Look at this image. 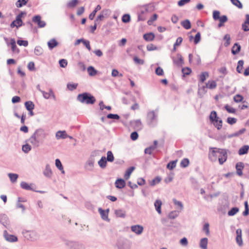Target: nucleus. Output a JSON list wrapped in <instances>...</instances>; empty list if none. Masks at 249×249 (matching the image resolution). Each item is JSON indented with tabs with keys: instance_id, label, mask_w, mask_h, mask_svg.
Masks as SVG:
<instances>
[{
	"instance_id": "5701e85b",
	"label": "nucleus",
	"mask_w": 249,
	"mask_h": 249,
	"mask_svg": "<svg viewBox=\"0 0 249 249\" xmlns=\"http://www.w3.org/2000/svg\"><path fill=\"white\" fill-rule=\"evenodd\" d=\"M240 45L238 43H236L232 47L231 53L233 54H236L240 51Z\"/></svg>"
},
{
	"instance_id": "4468645a",
	"label": "nucleus",
	"mask_w": 249,
	"mask_h": 249,
	"mask_svg": "<svg viewBox=\"0 0 249 249\" xmlns=\"http://www.w3.org/2000/svg\"><path fill=\"white\" fill-rule=\"evenodd\" d=\"M68 137L65 131H58L55 134V137L57 140L60 139H66Z\"/></svg>"
},
{
	"instance_id": "7ed1b4c3",
	"label": "nucleus",
	"mask_w": 249,
	"mask_h": 249,
	"mask_svg": "<svg viewBox=\"0 0 249 249\" xmlns=\"http://www.w3.org/2000/svg\"><path fill=\"white\" fill-rule=\"evenodd\" d=\"M158 113L154 110H150L147 112L146 122L148 125L151 127L155 126L158 123Z\"/></svg>"
},
{
	"instance_id": "9d476101",
	"label": "nucleus",
	"mask_w": 249,
	"mask_h": 249,
	"mask_svg": "<svg viewBox=\"0 0 249 249\" xmlns=\"http://www.w3.org/2000/svg\"><path fill=\"white\" fill-rule=\"evenodd\" d=\"M20 187L24 190L28 191H33V187L35 186L34 184H29L25 181H22L20 184Z\"/></svg>"
},
{
	"instance_id": "de8ad7c7",
	"label": "nucleus",
	"mask_w": 249,
	"mask_h": 249,
	"mask_svg": "<svg viewBox=\"0 0 249 249\" xmlns=\"http://www.w3.org/2000/svg\"><path fill=\"white\" fill-rule=\"evenodd\" d=\"M115 213L118 217H124L125 215V212L121 210H116Z\"/></svg>"
},
{
	"instance_id": "1a4fd4ad",
	"label": "nucleus",
	"mask_w": 249,
	"mask_h": 249,
	"mask_svg": "<svg viewBox=\"0 0 249 249\" xmlns=\"http://www.w3.org/2000/svg\"><path fill=\"white\" fill-rule=\"evenodd\" d=\"M43 174L46 178H52L53 172L49 164H47L46 165L45 169L43 172Z\"/></svg>"
},
{
	"instance_id": "e2e57ef3",
	"label": "nucleus",
	"mask_w": 249,
	"mask_h": 249,
	"mask_svg": "<svg viewBox=\"0 0 249 249\" xmlns=\"http://www.w3.org/2000/svg\"><path fill=\"white\" fill-rule=\"evenodd\" d=\"M242 29L245 31L247 32L249 31V23H247L246 21H244V23H243L242 25Z\"/></svg>"
},
{
	"instance_id": "dca6fc26",
	"label": "nucleus",
	"mask_w": 249,
	"mask_h": 249,
	"mask_svg": "<svg viewBox=\"0 0 249 249\" xmlns=\"http://www.w3.org/2000/svg\"><path fill=\"white\" fill-rule=\"evenodd\" d=\"M99 212L102 217V218L104 220H108V211L109 210L107 209V210L105 211L102 210L101 208H99L98 209Z\"/></svg>"
},
{
	"instance_id": "a211bd4d",
	"label": "nucleus",
	"mask_w": 249,
	"mask_h": 249,
	"mask_svg": "<svg viewBox=\"0 0 249 249\" xmlns=\"http://www.w3.org/2000/svg\"><path fill=\"white\" fill-rule=\"evenodd\" d=\"M116 187L122 189L124 188L125 185V182L124 180L123 179H118L116 180L115 182Z\"/></svg>"
},
{
	"instance_id": "cd10ccee",
	"label": "nucleus",
	"mask_w": 249,
	"mask_h": 249,
	"mask_svg": "<svg viewBox=\"0 0 249 249\" xmlns=\"http://www.w3.org/2000/svg\"><path fill=\"white\" fill-rule=\"evenodd\" d=\"M58 42L54 38L51 39L50 41L48 42V45L50 50H52L55 47H56L58 45Z\"/></svg>"
},
{
	"instance_id": "ea45409f",
	"label": "nucleus",
	"mask_w": 249,
	"mask_h": 249,
	"mask_svg": "<svg viewBox=\"0 0 249 249\" xmlns=\"http://www.w3.org/2000/svg\"><path fill=\"white\" fill-rule=\"evenodd\" d=\"M78 0H71L67 3V6L70 8H73L78 4Z\"/></svg>"
},
{
	"instance_id": "7c9ffc66",
	"label": "nucleus",
	"mask_w": 249,
	"mask_h": 249,
	"mask_svg": "<svg viewBox=\"0 0 249 249\" xmlns=\"http://www.w3.org/2000/svg\"><path fill=\"white\" fill-rule=\"evenodd\" d=\"M8 176L9 177L10 181L14 183L17 182L18 175L15 173H8Z\"/></svg>"
},
{
	"instance_id": "f704fd0d",
	"label": "nucleus",
	"mask_w": 249,
	"mask_h": 249,
	"mask_svg": "<svg viewBox=\"0 0 249 249\" xmlns=\"http://www.w3.org/2000/svg\"><path fill=\"white\" fill-rule=\"evenodd\" d=\"M101 9V6L100 5H98L95 9L92 11L91 13L89 15V18L90 20H92L95 17L96 13L97 11H99Z\"/></svg>"
},
{
	"instance_id": "c9c22d12",
	"label": "nucleus",
	"mask_w": 249,
	"mask_h": 249,
	"mask_svg": "<svg viewBox=\"0 0 249 249\" xmlns=\"http://www.w3.org/2000/svg\"><path fill=\"white\" fill-rule=\"evenodd\" d=\"M181 25L185 29H189L191 27V25L190 21L188 19H185L181 22Z\"/></svg>"
},
{
	"instance_id": "37998d69",
	"label": "nucleus",
	"mask_w": 249,
	"mask_h": 249,
	"mask_svg": "<svg viewBox=\"0 0 249 249\" xmlns=\"http://www.w3.org/2000/svg\"><path fill=\"white\" fill-rule=\"evenodd\" d=\"M28 1V0H18L16 3V5L18 8L21 7L26 5Z\"/></svg>"
},
{
	"instance_id": "052dcab7",
	"label": "nucleus",
	"mask_w": 249,
	"mask_h": 249,
	"mask_svg": "<svg viewBox=\"0 0 249 249\" xmlns=\"http://www.w3.org/2000/svg\"><path fill=\"white\" fill-rule=\"evenodd\" d=\"M236 121L237 119L236 118L232 117H228L227 120V123L230 124H234Z\"/></svg>"
},
{
	"instance_id": "58836bf2",
	"label": "nucleus",
	"mask_w": 249,
	"mask_h": 249,
	"mask_svg": "<svg viewBox=\"0 0 249 249\" xmlns=\"http://www.w3.org/2000/svg\"><path fill=\"white\" fill-rule=\"evenodd\" d=\"M107 158L106 160L107 161L109 162H113L114 160V157L113 155V153L111 151H108L107 153Z\"/></svg>"
},
{
	"instance_id": "ddd939ff",
	"label": "nucleus",
	"mask_w": 249,
	"mask_h": 249,
	"mask_svg": "<svg viewBox=\"0 0 249 249\" xmlns=\"http://www.w3.org/2000/svg\"><path fill=\"white\" fill-rule=\"evenodd\" d=\"M236 233L237 234L236 241L237 243L239 246H242L243 244L242 239V231L241 229H237L236 231Z\"/></svg>"
},
{
	"instance_id": "f8f14e48",
	"label": "nucleus",
	"mask_w": 249,
	"mask_h": 249,
	"mask_svg": "<svg viewBox=\"0 0 249 249\" xmlns=\"http://www.w3.org/2000/svg\"><path fill=\"white\" fill-rule=\"evenodd\" d=\"M131 229L133 232L137 234H141L143 230V227L139 225L132 226H131Z\"/></svg>"
},
{
	"instance_id": "423d86ee",
	"label": "nucleus",
	"mask_w": 249,
	"mask_h": 249,
	"mask_svg": "<svg viewBox=\"0 0 249 249\" xmlns=\"http://www.w3.org/2000/svg\"><path fill=\"white\" fill-rule=\"evenodd\" d=\"M23 14H25V13L21 12L16 17V19L11 23L10 25L11 27L13 28L14 27H17L18 28L22 25L23 22L21 20V18Z\"/></svg>"
},
{
	"instance_id": "09e8293b",
	"label": "nucleus",
	"mask_w": 249,
	"mask_h": 249,
	"mask_svg": "<svg viewBox=\"0 0 249 249\" xmlns=\"http://www.w3.org/2000/svg\"><path fill=\"white\" fill-rule=\"evenodd\" d=\"M22 149L24 153H28L31 150V146L29 144H26L22 146Z\"/></svg>"
},
{
	"instance_id": "4c0bfd02",
	"label": "nucleus",
	"mask_w": 249,
	"mask_h": 249,
	"mask_svg": "<svg viewBox=\"0 0 249 249\" xmlns=\"http://www.w3.org/2000/svg\"><path fill=\"white\" fill-rule=\"evenodd\" d=\"M244 65V61L240 60L238 62L237 67L236 68V71L238 73H242V69Z\"/></svg>"
},
{
	"instance_id": "f3484780",
	"label": "nucleus",
	"mask_w": 249,
	"mask_h": 249,
	"mask_svg": "<svg viewBox=\"0 0 249 249\" xmlns=\"http://www.w3.org/2000/svg\"><path fill=\"white\" fill-rule=\"evenodd\" d=\"M131 124L135 129L139 130L142 128V123L140 119L132 121Z\"/></svg>"
},
{
	"instance_id": "a878e982",
	"label": "nucleus",
	"mask_w": 249,
	"mask_h": 249,
	"mask_svg": "<svg viewBox=\"0 0 249 249\" xmlns=\"http://www.w3.org/2000/svg\"><path fill=\"white\" fill-rule=\"evenodd\" d=\"M155 35L153 33H149L143 35V38L147 41H151L154 39Z\"/></svg>"
},
{
	"instance_id": "603ef678",
	"label": "nucleus",
	"mask_w": 249,
	"mask_h": 249,
	"mask_svg": "<svg viewBox=\"0 0 249 249\" xmlns=\"http://www.w3.org/2000/svg\"><path fill=\"white\" fill-rule=\"evenodd\" d=\"M224 39L226 40V42L225 43L224 45L226 47L229 46L230 44V36L229 34H226L224 37Z\"/></svg>"
},
{
	"instance_id": "6e6d98bb",
	"label": "nucleus",
	"mask_w": 249,
	"mask_h": 249,
	"mask_svg": "<svg viewBox=\"0 0 249 249\" xmlns=\"http://www.w3.org/2000/svg\"><path fill=\"white\" fill-rule=\"evenodd\" d=\"M238 212V209L237 208H233L228 212V215L230 216H232L236 213Z\"/></svg>"
},
{
	"instance_id": "8fccbe9b",
	"label": "nucleus",
	"mask_w": 249,
	"mask_h": 249,
	"mask_svg": "<svg viewBox=\"0 0 249 249\" xmlns=\"http://www.w3.org/2000/svg\"><path fill=\"white\" fill-rule=\"evenodd\" d=\"M225 108L226 110L229 112L231 113H235V109L233 108L232 107H231L228 105H226L225 106Z\"/></svg>"
},
{
	"instance_id": "5fc2aeb1",
	"label": "nucleus",
	"mask_w": 249,
	"mask_h": 249,
	"mask_svg": "<svg viewBox=\"0 0 249 249\" xmlns=\"http://www.w3.org/2000/svg\"><path fill=\"white\" fill-rule=\"evenodd\" d=\"M130 16L128 14L124 15L122 18V21L124 23L128 22L130 21Z\"/></svg>"
},
{
	"instance_id": "39448f33",
	"label": "nucleus",
	"mask_w": 249,
	"mask_h": 249,
	"mask_svg": "<svg viewBox=\"0 0 249 249\" xmlns=\"http://www.w3.org/2000/svg\"><path fill=\"white\" fill-rule=\"evenodd\" d=\"M96 152H94L92 153V155L90 157V158L88 159L85 165V169L88 171H92L94 168V164L95 162V159L93 157L94 154H95Z\"/></svg>"
},
{
	"instance_id": "4be33fe9",
	"label": "nucleus",
	"mask_w": 249,
	"mask_h": 249,
	"mask_svg": "<svg viewBox=\"0 0 249 249\" xmlns=\"http://www.w3.org/2000/svg\"><path fill=\"white\" fill-rule=\"evenodd\" d=\"M209 76V73L207 71L202 72L198 77L199 82L203 83Z\"/></svg>"
},
{
	"instance_id": "412c9836",
	"label": "nucleus",
	"mask_w": 249,
	"mask_h": 249,
	"mask_svg": "<svg viewBox=\"0 0 249 249\" xmlns=\"http://www.w3.org/2000/svg\"><path fill=\"white\" fill-rule=\"evenodd\" d=\"M107 163V160H106V158L104 156L102 157L98 162L99 166L102 169H104L106 167Z\"/></svg>"
},
{
	"instance_id": "0eeeda50",
	"label": "nucleus",
	"mask_w": 249,
	"mask_h": 249,
	"mask_svg": "<svg viewBox=\"0 0 249 249\" xmlns=\"http://www.w3.org/2000/svg\"><path fill=\"white\" fill-rule=\"evenodd\" d=\"M41 19V17L40 15H36L33 18L32 21L34 23H37L38 27L43 28L46 26V23L44 21H42Z\"/></svg>"
},
{
	"instance_id": "13d9d810",
	"label": "nucleus",
	"mask_w": 249,
	"mask_h": 249,
	"mask_svg": "<svg viewBox=\"0 0 249 249\" xmlns=\"http://www.w3.org/2000/svg\"><path fill=\"white\" fill-rule=\"evenodd\" d=\"M60 66L62 68H65L68 64L67 61L66 59H62L59 61Z\"/></svg>"
},
{
	"instance_id": "f257e3e1",
	"label": "nucleus",
	"mask_w": 249,
	"mask_h": 249,
	"mask_svg": "<svg viewBox=\"0 0 249 249\" xmlns=\"http://www.w3.org/2000/svg\"><path fill=\"white\" fill-rule=\"evenodd\" d=\"M228 150L225 149H220L216 147H210L208 157L209 160L215 162L218 158V161L220 164H223L227 159Z\"/></svg>"
},
{
	"instance_id": "bf43d9fd",
	"label": "nucleus",
	"mask_w": 249,
	"mask_h": 249,
	"mask_svg": "<svg viewBox=\"0 0 249 249\" xmlns=\"http://www.w3.org/2000/svg\"><path fill=\"white\" fill-rule=\"evenodd\" d=\"M17 43L19 46H24L26 47L28 45V42L27 40H18L17 41Z\"/></svg>"
},
{
	"instance_id": "c756f323",
	"label": "nucleus",
	"mask_w": 249,
	"mask_h": 249,
	"mask_svg": "<svg viewBox=\"0 0 249 249\" xmlns=\"http://www.w3.org/2000/svg\"><path fill=\"white\" fill-rule=\"evenodd\" d=\"M206 85L207 87V88L211 89H215L217 87V84L216 82L213 80L208 81Z\"/></svg>"
},
{
	"instance_id": "338daca9",
	"label": "nucleus",
	"mask_w": 249,
	"mask_h": 249,
	"mask_svg": "<svg viewBox=\"0 0 249 249\" xmlns=\"http://www.w3.org/2000/svg\"><path fill=\"white\" fill-rule=\"evenodd\" d=\"M200 33L198 32L195 36L194 38V43L195 44H197L200 40Z\"/></svg>"
},
{
	"instance_id": "c03bdc74",
	"label": "nucleus",
	"mask_w": 249,
	"mask_h": 249,
	"mask_svg": "<svg viewBox=\"0 0 249 249\" xmlns=\"http://www.w3.org/2000/svg\"><path fill=\"white\" fill-rule=\"evenodd\" d=\"M35 54L36 55H40L43 53V49L40 46H36L35 49Z\"/></svg>"
},
{
	"instance_id": "393cba45",
	"label": "nucleus",
	"mask_w": 249,
	"mask_h": 249,
	"mask_svg": "<svg viewBox=\"0 0 249 249\" xmlns=\"http://www.w3.org/2000/svg\"><path fill=\"white\" fill-rule=\"evenodd\" d=\"M244 168V164L242 162H238L236 165L237 174L239 176L242 175V169Z\"/></svg>"
},
{
	"instance_id": "a19ab883",
	"label": "nucleus",
	"mask_w": 249,
	"mask_h": 249,
	"mask_svg": "<svg viewBox=\"0 0 249 249\" xmlns=\"http://www.w3.org/2000/svg\"><path fill=\"white\" fill-rule=\"evenodd\" d=\"M219 117H217V113L215 111H212L210 115V120L212 122H214L215 119H217Z\"/></svg>"
},
{
	"instance_id": "b1692460",
	"label": "nucleus",
	"mask_w": 249,
	"mask_h": 249,
	"mask_svg": "<svg viewBox=\"0 0 249 249\" xmlns=\"http://www.w3.org/2000/svg\"><path fill=\"white\" fill-rule=\"evenodd\" d=\"M218 130H220L222 126V120L219 118L215 119L214 122H212Z\"/></svg>"
},
{
	"instance_id": "864d4df0",
	"label": "nucleus",
	"mask_w": 249,
	"mask_h": 249,
	"mask_svg": "<svg viewBox=\"0 0 249 249\" xmlns=\"http://www.w3.org/2000/svg\"><path fill=\"white\" fill-rule=\"evenodd\" d=\"M100 108L101 110H103L104 108H106L108 110H111V107L110 106H106L104 105L103 101H101L99 103Z\"/></svg>"
},
{
	"instance_id": "4d7b16f0",
	"label": "nucleus",
	"mask_w": 249,
	"mask_h": 249,
	"mask_svg": "<svg viewBox=\"0 0 249 249\" xmlns=\"http://www.w3.org/2000/svg\"><path fill=\"white\" fill-rule=\"evenodd\" d=\"M107 117L108 119H116V120H119L120 119V116L118 114H108Z\"/></svg>"
},
{
	"instance_id": "e433bc0d",
	"label": "nucleus",
	"mask_w": 249,
	"mask_h": 249,
	"mask_svg": "<svg viewBox=\"0 0 249 249\" xmlns=\"http://www.w3.org/2000/svg\"><path fill=\"white\" fill-rule=\"evenodd\" d=\"M208 244V239L207 238H202L200 242V246L203 249H207Z\"/></svg>"
},
{
	"instance_id": "680f3d73",
	"label": "nucleus",
	"mask_w": 249,
	"mask_h": 249,
	"mask_svg": "<svg viewBox=\"0 0 249 249\" xmlns=\"http://www.w3.org/2000/svg\"><path fill=\"white\" fill-rule=\"evenodd\" d=\"M134 61L137 64L142 65L144 63V61L142 59L139 58L137 56H135L133 58Z\"/></svg>"
},
{
	"instance_id": "473e14b6",
	"label": "nucleus",
	"mask_w": 249,
	"mask_h": 249,
	"mask_svg": "<svg viewBox=\"0 0 249 249\" xmlns=\"http://www.w3.org/2000/svg\"><path fill=\"white\" fill-rule=\"evenodd\" d=\"M134 169L135 167L133 166L130 167L127 169L124 176V178L125 179H128L129 178L130 175Z\"/></svg>"
},
{
	"instance_id": "20e7f679",
	"label": "nucleus",
	"mask_w": 249,
	"mask_h": 249,
	"mask_svg": "<svg viewBox=\"0 0 249 249\" xmlns=\"http://www.w3.org/2000/svg\"><path fill=\"white\" fill-rule=\"evenodd\" d=\"M77 100L82 103L87 104H93L96 101L95 98L93 96L87 92L78 94Z\"/></svg>"
},
{
	"instance_id": "9b49d317",
	"label": "nucleus",
	"mask_w": 249,
	"mask_h": 249,
	"mask_svg": "<svg viewBox=\"0 0 249 249\" xmlns=\"http://www.w3.org/2000/svg\"><path fill=\"white\" fill-rule=\"evenodd\" d=\"M4 236L5 239L9 242H16L18 240V238L16 236L9 234L6 231H4Z\"/></svg>"
},
{
	"instance_id": "f03ea898",
	"label": "nucleus",
	"mask_w": 249,
	"mask_h": 249,
	"mask_svg": "<svg viewBox=\"0 0 249 249\" xmlns=\"http://www.w3.org/2000/svg\"><path fill=\"white\" fill-rule=\"evenodd\" d=\"M47 134L44 130L39 128L34 132L28 141L34 147H38L43 142Z\"/></svg>"
},
{
	"instance_id": "bb28decb",
	"label": "nucleus",
	"mask_w": 249,
	"mask_h": 249,
	"mask_svg": "<svg viewBox=\"0 0 249 249\" xmlns=\"http://www.w3.org/2000/svg\"><path fill=\"white\" fill-rule=\"evenodd\" d=\"M55 164L56 167L61 171L63 174H65V171L63 168V166L60 161V160L57 159L55 160Z\"/></svg>"
},
{
	"instance_id": "c85d7f7f",
	"label": "nucleus",
	"mask_w": 249,
	"mask_h": 249,
	"mask_svg": "<svg viewBox=\"0 0 249 249\" xmlns=\"http://www.w3.org/2000/svg\"><path fill=\"white\" fill-rule=\"evenodd\" d=\"M249 149V146L245 145L241 147L238 151V154L239 155H242L247 154Z\"/></svg>"
},
{
	"instance_id": "6e6552de",
	"label": "nucleus",
	"mask_w": 249,
	"mask_h": 249,
	"mask_svg": "<svg viewBox=\"0 0 249 249\" xmlns=\"http://www.w3.org/2000/svg\"><path fill=\"white\" fill-rule=\"evenodd\" d=\"M39 91L42 93L43 94V97L46 99H48L52 97L54 100H56L55 96L53 91V90L50 89H49V92H46L44 90H41V89H39Z\"/></svg>"
},
{
	"instance_id": "a18cd8bd",
	"label": "nucleus",
	"mask_w": 249,
	"mask_h": 249,
	"mask_svg": "<svg viewBox=\"0 0 249 249\" xmlns=\"http://www.w3.org/2000/svg\"><path fill=\"white\" fill-rule=\"evenodd\" d=\"M189 164V160L187 158L183 159L181 162H180V166L182 167L185 168L187 167Z\"/></svg>"
},
{
	"instance_id": "49530a36",
	"label": "nucleus",
	"mask_w": 249,
	"mask_h": 249,
	"mask_svg": "<svg viewBox=\"0 0 249 249\" xmlns=\"http://www.w3.org/2000/svg\"><path fill=\"white\" fill-rule=\"evenodd\" d=\"M243 97L240 94H237L235 95L233 97L234 101L236 103H240L242 102L243 100Z\"/></svg>"
},
{
	"instance_id": "2eb2a0df",
	"label": "nucleus",
	"mask_w": 249,
	"mask_h": 249,
	"mask_svg": "<svg viewBox=\"0 0 249 249\" xmlns=\"http://www.w3.org/2000/svg\"><path fill=\"white\" fill-rule=\"evenodd\" d=\"M173 62L178 66H181L184 63L183 59L180 54H177V58L174 59Z\"/></svg>"
},
{
	"instance_id": "69168bd1",
	"label": "nucleus",
	"mask_w": 249,
	"mask_h": 249,
	"mask_svg": "<svg viewBox=\"0 0 249 249\" xmlns=\"http://www.w3.org/2000/svg\"><path fill=\"white\" fill-rule=\"evenodd\" d=\"M220 12L218 11H214L213 12V18L214 20H218L220 18Z\"/></svg>"
},
{
	"instance_id": "79ce46f5",
	"label": "nucleus",
	"mask_w": 249,
	"mask_h": 249,
	"mask_svg": "<svg viewBox=\"0 0 249 249\" xmlns=\"http://www.w3.org/2000/svg\"><path fill=\"white\" fill-rule=\"evenodd\" d=\"M232 4L238 7L239 9L243 8V5L239 0H230Z\"/></svg>"
},
{
	"instance_id": "72a5a7b5",
	"label": "nucleus",
	"mask_w": 249,
	"mask_h": 249,
	"mask_svg": "<svg viewBox=\"0 0 249 249\" xmlns=\"http://www.w3.org/2000/svg\"><path fill=\"white\" fill-rule=\"evenodd\" d=\"M87 71L89 75L93 76L95 75L97 71L92 66H89L87 68Z\"/></svg>"
},
{
	"instance_id": "6ab92c4d",
	"label": "nucleus",
	"mask_w": 249,
	"mask_h": 249,
	"mask_svg": "<svg viewBox=\"0 0 249 249\" xmlns=\"http://www.w3.org/2000/svg\"><path fill=\"white\" fill-rule=\"evenodd\" d=\"M207 86H202V87H199L198 89V94L200 97L203 96V95L207 92Z\"/></svg>"
},
{
	"instance_id": "2f4dec72",
	"label": "nucleus",
	"mask_w": 249,
	"mask_h": 249,
	"mask_svg": "<svg viewBox=\"0 0 249 249\" xmlns=\"http://www.w3.org/2000/svg\"><path fill=\"white\" fill-rule=\"evenodd\" d=\"M24 105L27 110H33L35 107L34 104L30 101L26 102Z\"/></svg>"
},
{
	"instance_id": "774afa93",
	"label": "nucleus",
	"mask_w": 249,
	"mask_h": 249,
	"mask_svg": "<svg viewBox=\"0 0 249 249\" xmlns=\"http://www.w3.org/2000/svg\"><path fill=\"white\" fill-rule=\"evenodd\" d=\"M155 72H156V74H157L158 75H160V76L163 75V71L162 69L160 67H158L156 69Z\"/></svg>"
},
{
	"instance_id": "aec40b11",
	"label": "nucleus",
	"mask_w": 249,
	"mask_h": 249,
	"mask_svg": "<svg viewBox=\"0 0 249 249\" xmlns=\"http://www.w3.org/2000/svg\"><path fill=\"white\" fill-rule=\"evenodd\" d=\"M10 45L11 46V49L13 51V52L15 53H18L19 51V49L17 48L16 44V41L15 39L11 38L10 40Z\"/></svg>"
},
{
	"instance_id": "0e129e2a",
	"label": "nucleus",
	"mask_w": 249,
	"mask_h": 249,
	"mask_svg": "<svg viewBox=\"0 0 249 249\" xmlns=\"http://www.w3.org/2000/svg\"><path fill=\"white\" fill-rule=\"evenodd\" d=\"M176 165V161H172L168 163L167 167L169 169H173Z\"/></svg>"
},
{
	"instance_id": "3c124183",
	"label": "nucleus",
	"mask_w": 249,
	"mask_h": 249,
	"mask_svg": "<svg viewBox=\"0 0 249 249\" xmlns=\"http://www.w3.org/2000/svg\"><path fill=\"white\" fill-rule=\"evenodd\" d=\"M77 86H78L77 84L68 83L67 84V88L70 90L72 91V90L75 89L77 88Z\"/></svg>"
}]
</instances>
